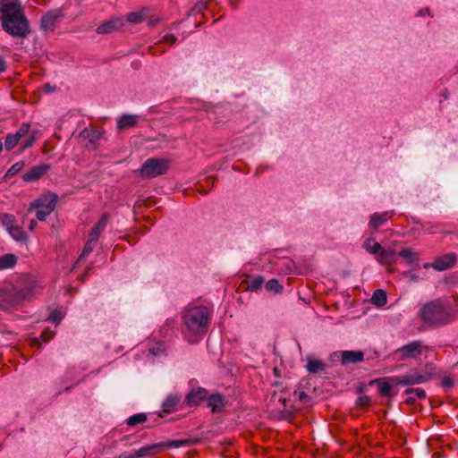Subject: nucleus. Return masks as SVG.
Wrapping results in <instances>:
<instances>
[{"label": "nucleus", "mask_w": 458, "mask_h": 458, "mask_svg": "<svg viewBox=\"0 0 458 458\" xmlns=\"http://www.w3.org/2000/svg\"><path fill=\"white\" fill-rule=\"evenodd\" d=\"M17 263V257L14 254L7 253L0 257V270L13 267Z\"/></svg>", "instance_id": "nucleus-29"}, {"label": "nucleus", "mask_w": 458, "mask_h": 458, "mask_svg": "<svg viewBox=\"0 0 458 458\" xmlns=\"http://www.w3.org/2000/svg\"><path fill=\"white\" fill-rule=\"evenodd\" d=\"M6 70V62L3 56L0 55V73Z\"/></svg>", "instance_id": "nucleus-53"}, {"label": "nucleus", "mask_w": 458, "mask_h": 458, "mask_svg": "<svg viewBox=\"0 0 458 458\" xmlns=\"http://www.w3.org/2000/svg\"><path fill=\"white\" fill-rule=\"evenodd\" d=\"M37 225V222L35 220H31L30 223V229L33 230Z\"/></svg>", "instance_id": "nucleus-56"}, {"label": "nucleus", "mask_w": 458, "mask_h": 458, "mask_svg": "<svg viewBox=\"0 0 458 458\" xmlns=\"http://www.w3.org/2000/svg\"><path fill=\"white\" fill-rule=\"evenodd\" d=\"M397 255L403 258L409 264H412L419 260V253L410 248L403 249Z\"/></svg>", "instance_id": "nucleus-30"}, {"label": "nucleus", "mask_w": 458, "mask_h": 458, "mask_svg": "<svg viewBox=\"0 0 458 458\" xmlns=\"http://www.w3.org/2000/svg\"><path fill=\"white\" fill-rule=\"evenodd\" d=\"M19 142L20 140H18V138L13 133H9L5 137L4 148L8 151L12 150L18 145Z\"/></svg>", "instance_id": "nucleus-40"}, {"label": "nucleus", "mask_w": 458, "mask_h": 458, "mask_svg": "<svg viewBox=\"0 0 458 458\" xmlns=\"http://www.w3.org/2000/svg\"><path fill=\"white\" fill-rule=\"evenodd\" d=\"M445 307L450 317V323L458 318V299L445 300Z\"/></svg>", "instance_id": "nucleus-28"}, {"label": "nucleus", "mask_w": 458, "mask_h": 458, "mask_svg": "<svg viewBox=\"0 0 458 458\" xmlns=\"http://www.w3.org/2000/svg\"><path fill=\"white\" fill-rule=\"evenodd\" d=\"M30 130V124L29 123H22L13 134L21 140V138L29 134Z\"/></svg>", "instance_id": "nucleus-41"}, {"label": "nucleus", "mask_w": 458, "mask_h": 458, "mask_svg": "<svg viewBox=\"0 0 458 458\" xmlns=\"http://www.w3.org/2000/svg\"><path fill=\"white\" fill-rule=\"evenodd\" d=\"M147 420H148L147 415L145 413L140 412V413H137L132 416H130L126 420V423L130 427H134L139 424H142V423L146 422Z\"/></svg>", "instance_id": "nucleus-36"}, {"label": "nucleus", "mask_w": 458, "mask_h": 458, "mask_svg": "<svg viewBox=\"0 0 458 458\" xmlns=\"http://www.w3.org/2000/svg\"><path fill=\"white\" fill-rule=\"evenodd\" d=\"M163 40L166 44L172 46V45H174L177 41V38L174 34L167 33V34L164 35Z\"/></svg>", "instance_id": "nucleus-49"}, {"label": "nucleus", "mask_w": 458, "mask_h": 458, "mask_svg": "<svg viewBox=\"0 0 458 458\" xmlns=\"http://www.w3.org/2000/svg\"><path fill=\"white\" fill-rule=\"evenodd\" d=\"M54 336V334L52 332L49 333V335L47 336V333H44L41 335V338H44L45 343L48 342L50 339H52Z\"/></svg>", "instance_id": "nucleus-54"}, {"label": "nucleus", "mask_w": 458, "mask_h": 458, "mask_svg": "<svg viewBox=\"0 0 458 458\" xmlns=\"http://www.w3.org/2000/svg\"><path fill=\"white\" fill-rule=\"evenodd\" d=\"M276 390L271 394L267 409L274 420H287L292 414L290 394L281 385H276Z\"/></svg>", "instance_id": "nucleus-3"}, {"label": "nucleus", "mask_w": 458, "mask_h": 458, "mask_svg": "<svg viewBox=\"0 0 458 458\" xmlns=\"http://www.w3.org/2000/svg\"><path fill=\"white\" fill-rule=\"evenodd\" d=\"M457 261V255L454 252L441 255L434 260V269L437 271H444L453 267Z\"/></svg>", "instance_id": "nucleus-13"}, {"label": "nucleus", "mask_w": 458, "mask_h": 458, "mask_svg": "<svg viewBox=\"0 0 458 458\" xmlns=\"http://www.w3.org/2000/svg\"><path fill=\"white\" fill-rule=\"evenodd\" d=\"M208 406L211 409L212 412H220L225 407V397L220 394H211L208 398Z\"/></svg>", "instance_id": "nucleus-25"}, {"label": "nucleus", "mask_w": 458, "mask_h": 458, "mask_svg": "<svg viewBox=\"0 0 458 458\" xmlns=\"http://www.w3.org/2000/svg\"><path fill=\"white\" fill-rule=\"evenodd\" d=\"M418 15H424V13H422V11H420Z\"/></svg>", "instance_id": "nucleus-61"}, {"label": "nucleus", "mask_w": 458, "mask_h": 458, "mask_svg": "<svg viewBox=\"0 0 458 458\" xmlns=\"http://www.w3.org/2000/svg\"><path fill=\"white\" fill-rule=\"evenodd\" d=\"M209 0H199L191 9L190 14L202 13L207 9Z\"/></svg>", "instance_id": "nucleus-39"}, {"label": "nucleus", "mask_w": 458, "mask_h": 458, "mask_svg": "<svg viewBox=\"0 0 458 458\" xmlns=\"http://www.w3.org/2000/svg\"><path fill=\"white\" fill-rule=\"evenodd\" d=\"M2 29L13 38H25L30 33V27L24 11L2 19Z\"/></svg>", "instance_id": "nucleus-4"}, {"label": "nucleus", "mask_w": 458, "mask_h": 458, "mask_svg": "<svg viewBox=\"0 0 458 458\" xmlns=\"http://www.w3.org/2000/svg\"><path fill=\"white\" fill-rule=\"evenodd\" d=\"M108 215L103 214L98 222L92 228L89 237L91 238V242H98L100 233L106 229L108 222Z\"/></svg>", "instance_id": "nucleus-23"}, {"label": "nucleus", "mask_w": 458, "mask_h": 458, "mask_svg": "<svg viewBox=\"0 0 458 458\" xmlns=\"http://www.w3.org/2000/svg\"><path fill=\"white\" fill-rule=\"evenodd\" d=\"M264 277L262 276H255L253 279L249 281L246 289L250 292H257L261 289L264 284Z\"/></svg>", "instance_id": "nucleus-35"}, {"label": "nucleus", "mask_w": 458, "mask_h": 458, "mask_svg": "<svg viewBox=\"0 0 458 458\" xmlns=\"http://www.w3.org/2000/svg\"><path fill=\"white\" fill-rule=\"evenodd\" d=\"M30 130V124L29 123H22L13 134L21 140V138L29 134Z\"/></svg>", "instance_id": "nucleus-43"}, {"label": "nucleus", "mask_w": 458, "mask_h": 458, "mask_svg": "<svg viewBox=\"0 0 458 458\" xmlns=\"http://www.w3.org/2000/svg\"><path fill=\"white\" fill-rule=\"evenodd\" d=\"M425 12L429 14L428 9H426Z\"/></svg>", "instance_id": "nucleus-63"}, {"label": "nucleus", "mask_w": 458, "mask_h": 458, "mask_svg": "<svg viewBox=\"0 0 458 458\" xmlns=\"http://www.w3.org/2000/svg\"><path fill=\"white\" fill-rule=\"evenodd\" d=\"M127 21L131 23H140L144 21V14L142 13L132 12L127 16Z\"/></svg>", "instance_id": "nucleus-45"}, {"label": "nucleus", "mask_w": 458, "mask_h": 458, "mask_svg": "<svg viewBox=\"0 0 458 458\" xmlns=\"http://www.w3.org/2000/svg\"><path fill=\"white\" fill-rule=\"evenodd\" d=\"M18 299L6 290H0V310H5L17 304Z\"/></svg>", "instance_id": "nucleus-22"}, {"label": "nucleus", "mask_w": 458, "mask_h": 458, "mask_svg": "<svg viewBox=\"0 0 458 458\" xmlns=\"http://www.w3.org/2000/svg\"><path fill=\"white\" fill-rule=\"evenodd\" d=\"M72 387V386L66 387V390H70Z\"/></svg>", "instance_id": "nucleus-62"}, {"label": "nucleus", "mask_w": 458, "mask_h": 458, "mask_svg": "<svg viewBox=\"0 0 458 458\" xmlns=\"http://www.w3.org/2000/svg\"><path fill=\"white\" fill-rule=\"evenodd\" d=\"M30 130V124L29 123H22L13 134L21 140V138L29 134Z\"/></svg>", "instance_id": "nucleus-42"}, {"label": "nucleus", "mask_w": 458, "mask_h": 458, "mask_svg": "<svg viewBox=\"0 0 458 458\" xmlns=\"http://www.w3.org/2000/svg\"><path fill=\"white\" fill-rule=\"evenodd\" d=\"M181 395L177 394H169L163 401L161 407L165 413H171L175 411L177 405L181 402Z\"/></svg>", "instance_id": "nucleus-21"}, {"label": "nucleus", "mask_w": 458, "mask_h": 458, "mask_svg": "<svg viewBox=\"0 0 458 458\" xmlns=\"http://www.w3.org/2000/svg\"><path fill=\"white\" fill-rule=\"evenodd\" d=\"M267 292L273 293H279L283 291L284 287L277 279H271L265 284Z\"/></svg>", "instance_id": "nucleus-37"}, {"label": "nucleus", "mask_w": 458, "mask_h": 458, "mask_svg": "<svg viewBox=\"0 0 458 458\" xmlns=\"http://www.w3.org/2000/svg\"><path fill=\"white\" fill-rule=\"evenodd\" d=\"M356 404L360 407H367L370 404V398L366 395L359 396L357 398Z\"/></svg>", "instance_id": "nucleus-47"}, {"label": "nucleus", "mask_w": 458, "mask_h": 458, "mask_svg": "<svg viewBox=\"0 0 458 458\" xmlns=\"http://www.w3.org/2000/svg\"><path fill=\"white\" fill-rule=\"evenodd\" d=\"M168 162L165 159L148 158L141 165L140 174L145 179L156 178L165 174L168 170Z\"/></svg>", "instance_id": "nucleus-6"}, {"label": "nucleus", "mask_w": 458, "mask_h": 458, "mask_svg": "<svg viewBox=\"0 0 458 458\" xmlns=\"http://www.w3.org/2000/svg\"><path fill=\"white\" fill-rule=\"evenodd\" d=\"M50 166L47 164L35 165L23 174L22 179L26 182H32L40 179L48 170Z\"/></svg>", "instance_id": "nucleus-15"}, {"label": "nucleus", "mask_w": 458, "mask_h": 458, "mask_svg": "<svg viewBox=\"0 0 458 458\" xmlns=\"http://www.w3.org/2000/svg\"><path fill=\"white\" fill-rule=\"evenodd\" d=\"M393 378H398V377H381L374 381L378 386V392L380 395L389 397L392 395V386L395 385Z\"/></svg>", "instance_id": "nucleus-17"}, {"label": "nucleus", "mask_w": 458, "mask_h": 458, "mask_svg": "<svg viewBox=\"0 0 458 458\" xmlns=\"http://www.w3.org/2000/svg\"><path fill=\"white\" fill-rule=\"evenodd\" d=\"M139 122V116L136 114H123L122 115L117 122V128L119 130H124L128 128H132L137 125Z\"/></svg>", "instance_id": "nucleus-26"}, {"label": "nucleus", "mask_w": 458, "mask_h": 458, "mask_svg": "<svg viewBox=\"0 0 458 458\" xmlns=\"http://www.w3.org/2000/svg\"><path fill=\"white\" fill-rule=\"evenodd\" d=\"M207 390L203 387H199L197 389H192L185 398L186 404L188 406H196L199 403L200 401L204 400L207 396Z\"/></svg>", "instance_id": "nucleus-18"}, {"label": "nucleus", "mask_w": 458, "mask_h": 458, "mask_svg": "<svg viewBox=\"0 0 458 458\" xmlns=\"http://www.w3.org/2000/svg\"><path fill=\"white\" fill-rule=\"evenodd\" d=\"M46 89H47V90L48 92H51V91H52V89H51V88H50V86H49L48 84H47V85H46Z\"/></svg>", "instance_id": "nucleus-59"}, {"label": "nucleus", "mask_w": 458, "mask_h": 458, "mask_svg": "<svg viewBox=\"0 0 458 458\" xmlns=\"http://www.w3.org/2000/svg\"><path fill=\"white\" fill-rule=\"evenodd\" d=\"M429 378V375L420 374L417 371H411L405 375L398 377V378H393V380L395 385L412 386L427 382Z\"/></svg>", "instance_id": "nucleus-9"}, {"label": "nucleus", "mask_w": 458, "mask_h": 458, "mask_svg": "<svg viewBox=\"0 0 458 458\" xmlns=\"http://www.w3.org/2000/svg\"><path fill=\"white\" fill-rule=\"evenodd\" d=\"M364 248L369 253L377 255L383 247L379 242H376L373 238H369L364 242Z\"/></svg>", "instance_id": "nucleus-33"}, {"label": "nucleus", "mask_w": 458, "mask_h": 458, "mask_svg": "<svg viewBox=\"0 0 458 458\" xmlns=\"http://www.w3.org/2000/svg\"><path fill=\"white\" fill-rule=\"evenodd\" d=\"M35 141H36L35 135L34 134L30 135L27 140H25L24 141L21 142V151H24L25 149L32 147Z\"/></svg>", "instance_id": "nucleus-46"}, {"label": "nucleus", "mask_w": 458, "mask_h": 458, "mask_svg": "<svg viewBox=\"0 0 458 458\" xmlns=\"http://www.w3.org/2000/svg\"><path fill=\"white\" fill-rule=\"evenodd\" d=\"M124 23L123 19L118 17H112L109 20L105 21L97 28L98 34H110L115 30H118L123 27Z\"/></svg>", "instance_id": "nucleus-14"}, {"label": "nucleus", "mask_w": 458, "mask_h": 458, "mask_svg": "<svg viewBox=\"0 0 458 458\" xmlns=\"http://www.w3.org/2000/svg\"><path fill=\"white\" fill-rule=\"evenodd\" d=\"M24 166V162L23 161H19V162H16L15 164H13L9 169L8 171L6 172L5 174V176L6 178L8 177H13V175H15L17 173H19Z\"/></svg>", "instance_id": "nucleus-44"}, {"label": "nucleus", "mask_w": 458, "mask_h": 458, "mask_svg": "<svg viewBox=\"0 0 458 458\" xmlns=\"http://www.w3.org/2000/svg\"><path fill=\"white\" fill-rule=\"evenodd\" d=\"M306 360V369L310 374H318L324 372L327 369V365L324 361L315 359L312 356H307Z\"/></svg>", "instance_id": "nucleus-20"}, {"label": "nucleus", "mask_w": 458, "mask_h": 458, "mask_svg": "<svg viewBox=\"0 0 458 458\" xmlns=\"http://www.w3.org/2000/svg\"><path fill=\"white\" fill-rule=\"evenodd\" d=\"M419 279V276L417 275H411V280L417 281Z\"/></svg>", "instance_id": "nucleus-58"}, {"label": "nucleus", "mask_w": 458, "mask_h": 458, "mask_svg": "<svg viewBox=\"0 0 458 458\" xmlns=\"http://www.w3.org/2000/svg\"><path fill=\"white\" fill-rule=\"evenodd\" d=\"M386 293L384 290L377 289L373 293L371 297V302L375 306L381 308L386 303Z\"/></svg>", "instance_id": "nucleus-31"}, {"label": "nucleus", "mask_w": 458, "mask_h": 458, "mask_svg": "<svg viewBox=\"0 0 458 458\" xmlns=\"http://www.w3.org/2000/svg\"><path fill=\"white\" fill-rule=\"evenodd\" d=\"M49 320L55 324H58L61 321V318L58 317L56 312H53L49 317Z\"/></svg>", "instance_id": "nucleus-52"}, {"label": "nucleus", "mask_w": 458, "mask_h": 458, "mask_svg": "<svg viewBox=\"0 0 458 458\" xmlns=\"http://www.w3.org/2000/svg\"><path fill=\"white\" fill-rule=\"evenodd\" d=\"M64 14L61 10H51L44 14L40 21V29L44 31L54 30Z\"/></svg>", "instance_id": "nucleus-10"}, {"label": "nucleus", "mask_w": 458, "mask_h": 458, "mask_svg": "<svg viewBox=\"0 0 458 458\" xmlns=\"http://www.w3.org/2000/svg\"><path fill=\"white\" fill-rule=\"evenodd\" d=\"M409 396L406 399L407 403H413L417 399L426 398V392L422 388H408L404 392Z\"/></svg>", "instance_id": "nucleus-27"}, {"label": "nucleus", "mask_w": 458, "mask_h": 458, "mask_svg": "<svg viewBox=\"0 0 458 458\" xmlns=\"http://www.w3.org/2000/svg\"><path fill=\"white\" fill-rule=\"evenodd\" d=\"M58 200L55 193L48 192L40 198L35 199L30 204L28 211L36 209V217L39 221H45L47 217L54 211Z\"/></svg>", "instance_id": "nucleus-5"}, {"label": "nucleus", "mask_w": 458, "mask_h": 458, "mask_svg": "<svg viewBox=\"0 0 458 458\" xmlns=\"http://www.w3.org/2000/svg\"><path fill=\"white\" fill-rule=\"evenodd\" d=\"M165 351L163 344H157L156 347L149 348L148 352L153 356L158 355L160 352Z\"/></svg>", "instance_id": "nucleus-48"}, {"label": "nucleus", "mask_w": 458, "mask_h": 458, "mask_svg": "<svg viewBox=\"0 0 458 458\" xmlns=\"http://www.w3.org/2000/svg\"><path fill=\"white\" fill-rule=\"evenodd\" d=\"M128 438H129V437H128V436H124V437L122 438V441H123V440H127Z\"/></svg>", "instance_id": "nucleus-60"}, {"label": "nucleus", "mask_w": 458, "mask_h": 458, "mask_svg": "<svg viewBox=\"0 0 458 458\" xmlns=\"http://www.w3.org/2000/svg\"><path fill=\"white\" fill-rule=\"evenodd\" d=\"M0 221L7 231L18 225L15 216L7 213L1 215Z\"/></svg>", "instance_id": "nucleus-34"}, {"label": "nucleus", "mask_w": 458, "mask_h": 458, "mask_svg": "<svg viewBox=\"0 0 458 458\" xmlns=\"http://www.w3.org/2000/svg\"><path fill=\"white\" fill-rule=\"evenodd\" d=\"M295 396L299 399L301 403H308L310 401V396L303 391L301 392H296L294 391Z\"/></svg>", "instance_id": "nucleus-50"}, {"label": "nucleus", "mask_w": 458, "mask_h": 458, "mask_svg": "<svg viewBox=\"0 0 458 458\" xmlns=\"http://www.w3.org/2000/svg\"><path fill=\"white\" fill-rule=\"evenodd\" d=\"M433 264H434V261L431 262V263H424L423 267L424 268H429V267L434 268V265Z\"/></svg>", "instance_id": "nucleus-57"}, {"label": "nucleus", "mask_w": 458, "mask_h": 458, "mask_svg": "<svg viewBox=\"0 0 458 458\" xmlns=\"http://www.w3.org/2000/svg\"><path fill=\"white\" fill-rule=\"evenodd\" d=\"M181 445H182V442L178 441V440H174L169 443V445L172 447H179V446H181Z\"/></svg>", "instance_id": "nucleus-55"}, {"label": "nucleus", "mask_w": 458, "mask_h": 458, "mask_svg": "<svg viewBox=\"0 0 458 458\" xmlns=\"http://www.w3.org/2000/svg\"><path fill=\"white\" fill-rule=\"evenodd\" d=\"M394 215V211H386L383 213H374L371 215L369 222V227L376 231L377 228L381 225H383L386 222L390 220L393 216Z\"/></svg>", "instance_id": "nucleus-16"}, {"label": "nucleus", "mask_w": 458, "mask_h": 458, "mask_svg": "<svg viewBox=\"0 0 458 458\" xmlns=\"http://www.w3.org/2000/svg\"><path fill=\"white\" fill-rule=\"evenodd\" d=\"M445 301L436 299L425 303L419 310V317L426 324L432 327H440L450 323Z\"/></svg>", "instance_id": "nucleus-2"}, {"label": "nucleus", "mask_w": 458, "mask_h": 458, "mask_svg": "<svg viewBox=\"0 0 458 458\" xmlns=\"http://www.w3.org/2000/svg\"><path fill=\"white\" fill-rule=\"evenodd\" d=\"M185 337L193 344L199 341L209 327L211 312L205 306H194L187 309L182 315Z\"/></svg>", "instance_id": "nucleus-1"}, {"label": "nucleus", "mask_w": 458, "mask_h": 458, "mask_svg": "<svg viewBox=\"0 0 458 458\" xmlns=\"http://www.w3.org/2000/svg\"><path fill=\"white\" fill-rule=\"evenodd\" d=\"M427 347L420 340L409 342L407 344L401 346L393 352L394 359L398 361L406 360L408 359H418L421 356L422 352Z\"/></svg>", "instance_id": "nucleus-7"}, {"label": "nucleus", "mask_w": 458, "mask_h": 458, "mask_svg": "<svg viewBox=\"0 0 458 458\" xmlns=\"http://www.w3.org/2000/svg\"><path fill=\"white\" fill-rule=\"evenodd\" d=\"M377 260L382 265H392L396 262V253L394 250L382 248Z\"/></svg>", "instance_id": "nucleus-24"}, {"label": "nucleus", "mask_w": 458, "mask_h": 458, "mask_svg": "<svg viewBox=\"0 0 458 458\" xmlns=\"http://www.w3.org/2000/svg\"><path fill=\"white\" fill-rule=\"evenodd\" d=\"M24 11L19 0H0V21Z\"/></svg>", "instance_id": "nucleus-12"}, {"label": "nucleus", "mask_w": 458, "mask_h": 458, "mask_svg": "<svg viewBox=\"0 0 458 458\" xmlns=\"http://www.w3.org/2000/svg\"><path fill=\"white\" fill-rule=\"evenodd\" d=\"M8 233L12 236V238L16 242H26L28 237L26 233L23 231L22 227L19 225H16L14 227L11 228Z\"/></svg>", "instance_id": "nucleus-32"}, {"label": "nucleus", "mask_w": 458, "mask_h": 458, "mask_svg": "<svg viewBox=\"0 0 458 458\" xmlns=\"http://www.w3.org/2000/svg\"><path fill=\"white\" fill-rule=\"evenodd\" d=\"M95 243H97V242H91V238L89 237V240L83 248L82 253L81 254V256L79 257V259H77V261L75 263V267L78 266L83 259H85V258L89 253H91V251L93 250V245Z\"/></svg>", "instance_id": "nucleus-38"}, {"label": "nucleus", "mask_w": 458, "mask_h": 458, "mask_svg": "<svg viewBox=\"0 0 458 458\" xmlns=\"http://www.w3.org/2000/svg\"><path fill=\"white\" fill-rule=\"evenodd\" d=\"M364 353L360 351H343L341 352V361L343 365L353 364L362 361Z\"/></svg>", "instance_id": "nucleus-19"}, {"label": "nucleus", "mask_w": 458, "mask_h": 458, "mask_svg": "<svg viewBox=\"0 0 458 458\" xmlns=\"http://www.w3.org/2000/svg\"><path fill=\"white\" fill-rule=\"evenodd\" d=\"M163 445L162 443L147 445L135 451L123 452L117 458H149L157 454Z\"/></svg>", "instance_id": "nucleus-8"}, {"label": "nucleus", "mask_w": 458, "mask_h": 458, "mask_svg": "<svg viewBox=\"0 0 458 458\" xmlns=\"http://www.w3.org/2000/svg\"><path fill=\"white\" fill-rule=\"evenodd\" d=\"M102 131L94 129L85 128L81 132L79 137L85 141V148L89 150H94L98 146V141L102 138Z\"/></svg>", "instance_id": "nucleus-11"}, {"label": "nucleus", "mask_w": 458, "mask_h": 458, "mask_svg": "<svg viewBox=\"0 0 458 458\" xmlns=\"http://www.w3.org/2000/svg\"><path fill=\"white\" fill-rule=\"evenodd\" d=\"M442 386L444 387H452L454 386V380L449 377H445L442 380Z\"/></svg>", "instance_id": "nucleus-51"}]
</instances>
